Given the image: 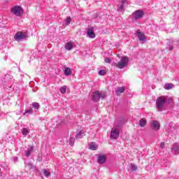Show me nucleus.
Returning <instances> with one entry per match:
<instances>
[{"instance_id": "nucleus-1", "label": "nucleus", "mask_w": 179, "mask_h": 179, "mask_svg": "<svg viewBox=\"0 0 179 179\" xmlns=\"http://www.w3.org/2000/svg\"><path fill=\"white\" fill-rule=\"evenodd\" d=\"M129 62V58L127 56H124L121 58L120 61L115 64V66H117L118 69H124L128 63Z\"/></svg>"}, {"instance_id": "nucleus-2", "label": "nucleus", "mask_w": 179, "mask_h": 179, "mask_svg": "<svg viewBox=\"0 0 179 179\" xmlns=\"http://www.w3.org/2000/svg\"><path fill=\"white\" fill-rule=\"evenodd\" d=\"M10 13L15 16L20 17V16H22L23 13H24V11L20 6H14L11 7Z\"/></svg>"}, {"instance_id": "nucleus-3", "label": "nucleus", "mask_w": 179, "mask_h": 179, "mask_svg": "<svg viewBox=\"0 0 179 179\" xmlns=\"http://www.w3.org/2000/svg\"><path fill=\"white\" fill-rule=\"evenodd\" d=\"M107 94L104 92L96 91L92 94L93 101H99L100 99H106Z\"/></svg>"}, {"instance_id": "nucleus-4", "label": "nucleus", "mask_w": 179, "mask_h": 179, "mask_svg": "<svg viewBox=\"0 0 179 179\" xmlns=\"http://www.w3.org/2000/svg\"><path fill=\"white\" fill-rule=\"evenodd\" d=\"M166 104V98L164 96L158 97L156 101V107L158 111H163V108Z\"/></svg>"}, {"instance_id": "nucleus-5", "label": "nucleus", "mask_w": 179, "mask_h": 179, "mask_svg": "<svg viewBox=\"0 0 179 179\" xmlns=\"http://www.w3.org/2000/svg\"><path fill=\"white\" fill-rule=\"evenodd\" d=\"M120 136V129L117 127H113L111 129L110 138L117 139Z\"/></svg>"}, {"instance_id": "nucleus-6", "label": "nucleus", "mask_w": 179, "mask_h": 179, "mask_svg": "<svg viewBox=\"0 0 179 179\" xmlns=\"http://www.w3.org/2000/svg\"><path fill=\"white\" fill-rule=\"evenodd\" d=\"M145 13L142 10H137L133 13V18L135 19V20H138V19H142Z\"/></svg>"}, {"instance_id": "nucleus-7", "label": "nucleus", "mask_w": 179, "mask_h": 179, "mask_svg": "<svg viewBox=\"0 0 179 179\" xmlns=\"http://www.w3.org/2000/svg\"><path fill=\"white\" fill-rule=\"evenodd\" d=\"M151 128L155 131H159L160 129V123L157 120H152L151 122Z\"/></svg>"}, {"instance_id": "nucleus-8", "label": "nucleus", "mask_w": 179, "mask_h": 179, "mask_svg": "<svg viewBox=\"0 0 179 179\" xmlns=\"http://www.w3.org/2000/svg\"><path fill=\"white\" fill-rule=\"evenodd\" d=\"M26 37H27V35L22 32H18L15 35V39L17 41H20V40H23V38H26Z\"/></svg>"}, {"instance_id": "nucleus-9", "label": "nucleus", "mask_w": 179, "mask_h": 179, "mask_svg": "<svg viewBox=\"0 0 179 179\" xmlns=\"http://www.w3.org/2000/svg\"><path fill=\"white\" fill-rule=\"evenodd\" d=\"M136 34L139 40V41H146V37H145V34L141 32L140 30H137Z\"/></svg>"}, {"instance_id": "nucleus-10", "label": "nucleus", "mask_w": 179, "mask_h": 179, "mask_svg": "<svg viewBox=\"0 0 179 179\" xmlns=\"http://www.w3.org/2000/svg\"><path fill=\"white\" fill-rule=\"evenodd\" d=\"M171 152L173 155H179V146L178 143H175L172 145Z\"/></svg>"}, {"instance_id": "nucleus-11", "label": "nucleus", "mask_w": 179, "mask_h": 179, "mask_svg": "<svg viewBox=\"0 0 179 179\" xmlns=\"http://www.w3.org/2000/svg\"><path fill=\"white\" fill-rule=\"evenodd\" d=\"M85 130H78L76 136V139H82L83 136H85Z\"/></svg>"}, {"instance_id": "nucleus-12", "label": "nucleus", "mask_w": 179, "mask_h": 179, "mask_svg": "<svg viewBox=\"0 0 179 179\" xmlns=\"http://www.w3.org/2000/svg\"><path fill=\"white\" fill-rule=\"evenodd\" d=\"M89 149L90 150H97L99 149V145L95 142H92L89 144Z\"/></svg>"}, {"instance_id": "nucleus-13", "label": "nucleus", "mask_w": 179, "mask_h": 179, "mask_svg": "<svg viewBox=\"0 0 179 179\" xmlns=\"http://www.w3.org/2000/svg\"><path fill=\"white\" fill-rule=\"evenodd\" d=\"M87 34L90 38H94L96 37L93 28L88 29Z\"/></svg>"}, {"instance_id": "nucleus-14", "label": "nucleus", "mask_w": 179, "mask_h": 179, "mask_svg": "<svg viewBox=\"0 0 179 179\" xmlns=\"http://www.w3.org/2000/svg\"><path fill=\"white\" fill-rule=\"evenodd\" d=\"M125 92V87H119L117 88V90L115 91V93L117 96H121L122 93H124Z\"/></svg>"}, {"instance_id": "nucleus-15", "label": "nucleus", "mask_w": 179, "mask_h": 179, "mask_svg": "<svg viewBox=\"0 0 179 179\" xmlns=\"http://www.w3.org/2000/svg\"><path fill=\"white\" fill-rule=\"evenodd\" d=\"M106 162V157L105 155H99L98 157V163L100 164H103Z\"/></svg>"}, {"instance_id": "nucleus-16", "label": "nucleus", "mask_w": 179, "mask_h": 179, "mask_svg": "<svg viewBox=\"0 0 179 179\" xmlns=\"http://www.w3.org/2000/svg\"><path fill=\"white\" fill-rule=\"evenodd\" d=\"M73 48V43L72 42H68L65 45V49L67 50V51H71Z\"/></svg>"}, {"instance_id": "nucleus-17", "label": "nucleus", "mask_w": 179, "mask_h": 179, "mask_svg": "<svg viewBox=\"0 0 179 179\" xmlns=\"http://www.w3.org/2000/svg\"><path fill=\"white\" fill-rule=\"evenodd\" d=\"M64 75L66 76H71V75H72V71H71V68L66 67L64 69Z\"/></svg>"}, {"instance_id": "nucleus-18", "label": "nucleus", "mask_w": 179, "mask_h": 179, "mask_svg": "<svg viewBox=\"0 0 179 179\" xmlns=\"http://www.w3.org/2000/svg\"><path fill=\"white\" fill-rule=\"evenodd\" d=\"M173 87H174V85H173V83H167L164 86V88L166 90H170L173 89Z\"/></svg>"}, {"instance_id": "nucleus-19", "label": "nucleus", "mask_w": 179, "mask_h": 179, "mask_svg": "<svg viewBox=\"0 0 179 179\" xmlns=\"http://www.w3.org/2000/svg\"><path fill=\"white\" fill-rule=\"evenodd\" d=\"M146 124H147L146 119L142 118L140 120L139 125L140 127H141V128H143V127H145Z\"/></svg>"}, {"instance_id": "nucleus-20", "label": "nucleus", "mask_w": 179, "mask_h": 179, "mask_svg": "<svg viewBox=\"0 0 179 179\" xmlns=\"http://www.w3.org/2000/svg\"><path fill=\"white\" fill-rule=\"evenodd\" d=\"M33 149H34L33 147H30L29 148H28L27 151H25L27 157H29L31 155V152H33Z\"/></svg>"}, {"instance_id": "nucleus-21", "label": "nucleus", "mask_w": 179, "mask_h": 179, "mask_svg": "<svg viewBox=\"0 0 179 179\" xmlns=\"http://www.w3.org/2000/svg\"><path fill=\"white\" fill-rule=\"evenodd\" d=\"M22 134L24 136H27V134H29V129L23 128L22 129Z\"/></svg>"}, {"instance_id": "nucleus-22", "label": "nucleus", "mask_w": 179, "mask_h": 179, "mask_svg": "<svg viewBox=\"0 0 179 179\" xmlns=\"http://www.w3.org/2000/svg\"><path fill=\"white\" fill-rule=\"evenodd\" d=\"M32 107L34 108H36V110H38V108H40V103L37 102H34L32 103Z\"/></svg>"}, {"instance_id": "nucleus-23", "label": "nucleus", "mask_w": 179, "mask_h": 179, "mask_svg": "<svg viewBox=\"0 0 179 179\" xmlns=\"http://www.w3.org/2000/svg\"><path fill=\"white\" fill-rule=\"evenodd\" d=\"M60 92L62 94H65L66 93V85H64L60 88Z\"/></svg>"}, {"instance_id": "nucleus-24", "label": "nucleus", "mask_w": 179, "mask_h": 179, "mask_svg": "<svg viewBox=\"0 0 179 179\" xmlns=\"http://www.w3.org/2000/svg\"><path fill=\"white\" fill-rule=\"evenodd\" d=\"M131 171H136V170H138V166H136V165L131 164Z\"/></svg>"}, {"instance_id": "nucleus-25", "label": "nucleus", "mask_w": 179, "mask_h": 179, "mask_svg": "<svg viewBox=\"0 0 179 179\" xmlns=\"http://www.w3.org/2000/svg\"><path fill=\"white\" fill-rule=\"evenodd\" d=\"M26 114H30V115L33 114V108L25 110L24 113V115H26Z\"/></svg>"}, {"instance_id": "nucleus-26", "label": "nucleus", "mask_w": 179, "mask_h": 179, "mask_svg": "<svg viewBox=\"0 0 179 179\" xmlns=\"http://www.w3.org/2000/svg\"><path fill=\"white\" fill-rule=\"evenodd\" d=\"M71 22H72V20L71 19V17H67V18L66 19V26L71 24Z\"/></svg>"}, {"instance_id": "nucleus-27", "label": "nucleus", "mask_w": 179, "mask_h": 179, "mask_svg": "<svg viewBox=\"0 0 179 179\" xmlns=\"http://www.w3.org/2000/svg\"><path fill=\"white\" fill-rule=\"evenodd\" d=\"M70 145L71 146H73V145H75V139L73 138H70Z\"/></svg>"}, {"instance_id": "nucleus-28", "label": "nucleus", "mask_w": 179, "mask_h": 179, "mask_svg": "<svg viewBox=\"0 0 179 179\" xmlns=\"http://www.w3.org/2000/svg\"><path fill=\"white\" fill-rule=\"evenodd\" d=\"M105 73H106V71L105 70H100L99 71V75H100L101 76H104Z\"/></svg>"}, {"instance_id": "nucleus-29", "label": "nucleus", "mask_w": 179, "mask_h": 179, "mask_svg": "<svg viewBox=\"0 0 179 179\" xmlns=\"http://www.w3.org/2000/svg\"><path fill=\"white\" fill-rule=\"evenodd\" d=\"M43 173L46 177H49V176L51 174L48 171L44 170Z\"/></svg>"}, {"instance_id": "nucleus-30", "label": "nucleus", "mask_w": 179, "mask_h": 179, "mask_svg": "<svg viewBox=\"0 0 179 179\" xmlns=\"http://www.w3.org/2000/svg\"><path fill=\"white\" fill-rule=\"evenodd\" d=\"M105 62L106 64H110V62H111V59H110V58H108V57H106L105 58Z\"/></svg>"}, {"instance_id": "nucleus-31", "label": "nucleus", "mask_w": 179, "mask_h": 179, "mask_svg": "<svg viewBox=\"0 0 179 179\" xmlns=\"http://www.w3.org/2000/svg\"><path fill=\"white\" fill-rule=\"evenodd\" d=\"M173 43H169V50L171 51L173 50Z\"/></svg>"}, {"instance_id": "nucleus-32", "label": "nucleus", "mask_w": 179, "mask_h": 179, "mask_svg": "<svg viewBox=\"0 0 179 179\" xmlns=\"http://www.w3.org/2000/svg\"><path fill=\"white\" fill-rule=\"evenodd\" d=\"M159 148L160 149H164V143H161L159 145Z\"/></svg>"}, {"instance_id": "nucleus-33", "label": "nucleus", "mask_w": 179, "mask_h": 179, "mask_svg": "<svg viewBox=\"0 0 179 179\" xmlns=\"http://www.w3.org/2000/svg\"><path fill=\"white\" fill-rule=\"evenodd\" d=\"M28 166L29 167V170H31V169H33V165L31 164H29Z\"/></svg>"}, {"instance_id": "nucleus-34", "label": "nucleus", "mask_w": 179, "mask_h": 179, "mask_svg": "<svg viewBox=\"0 0 179 179\" xmlns=\"http://www.w3.org/2000/svg\"><path fill=\"white\" fill-rule=\"evenodd\" d=\"M120 9H122L124 8V1H122V5L120 6Z\"/></svg>"}, {"instance_id": "nucleus-35", "label": "nucleus", "mask_w": 179, "mask_h": 179, "mask_svg": "<svg viewBox=\"0 0 179 179\" xmlns=\"http://www.w3.org/2000/svg\"><path fill=\"white\" fill-rule=\"evenodd\" d=\"M14 160H15V162H17V157L14 158Z\"/></svg>"}, {"instance_id": "nucleus-36", "label": "nucleus", "mask_w": 179, "mask_h": 179, "mask_svg": "<svg viewBox=\"0 0 179 179\" xmlns=\"http://www.w3.org/2000/svg\"><path fill=\"white\" fill-rule=\"evenodd\" d=\"M66 2H69V0H66Z\"/></svg>"}, {"instance_id": "nucleus-37", "label": "nucleus", "mask_w": 179, "mask_h": 179, "mask_svg": "<svg viewBox=\"0 0 179 179\" xmlns=\"http://www.w3.org/2000/svg\"><path fill=\"white\" fill-rule=\"evenodd\" d=\"M0 171H1V169H0Z\"/></svg>"}]
</instances>
